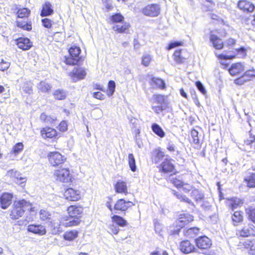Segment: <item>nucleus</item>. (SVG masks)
<instances>
[{
    "label": "nucleus",
    "mask_w": 255,
    "mask_h": 255,
    "mask_svg": "<svg viewBox=\"0 0 255 255\" xmlns=\"http://www.w3.org/2000/svg\"><path fill=\"white\" fill-rule=\"evenodd\" d=\"M193 220V217L189 214L184 213L180 214L179 218L176 221L175 225L177 229L174 231V233L177 234L185 225Z\"/></svg>",
    "instance_id": "obj_6"
},
{
    "label": "nucleus",
    "mask_w": 255,
    "mask_h": 255,
    "mask_svg": "<svg viewBox=\"0 0 255 255\" xmlns=\"http://www.w3.org/2000/svg\"><path fill=\"white\" fill-rule=\"evenodd\" d=\"M244 66L242 63L233 64L229 69L230 74L232 76H235L244 70Z\"/></svg>",
    "instance_id": "obj_20"
},
{
    "label": "nucleus",
    "mask_w": 255,
    "mask_h": 255,
    "mask_svg": "<svg viewBox=\"0 0 255 255\" xmlns=\"http://www.w3.org/2000/svg\"><path fill=\"white\" fill-rule=\"evenodd\" d=\"M191 136L193 139V142L196 144H198L199 143L198 132L195 129H192L191 131Z\"/></svg>",
    "instance_id": "obj_50"
},
{
    "label": "nucleus",
    "mask_w": 255,
    "mask_h": 255,
    "mask_svg": "<svg viewBox=\"0 0 255 255\" xmlns=\"http://www.w3.org/2000/svg\"><path fill=\"white\" fill-rule=\"evenodd\" d=\"M228 204L232 210H234L237 207L243 204L242 201L238 198H232L228 200Z\"/></svg>",
    "instance_id": "obj_28"
},
{
    "label": "nucleus",
    "mask_w": 255,
    "mask_h": 255,
    "mask_svg": "<svg viewBox=\"0 0 255 255\" xmlns=\"http://www.w3.org/2000/svg\"><path fill=\"white\" fill-rule=\"evenodd\" d=\"M248 81V79H246L244 75H243L241 77L235 79L234 83L237 85H242Z\"/></svg>",
    "instance_id": "obj_54"
},
{
    "label": "nucleus",
    "mask_w": 255,
    "mask_h": 255,
    "mask_svg": "<svg viewBox=\"0 0 255 255\" xmlns=\"http://www.w3.org/2000/svg\"><path fill=\"white\" fill-rule=\"evenodd\" d=\"M237 235L242 237L255 236V227L251 224L245 226L242 229L238 230Z\"/></svg>",
    "instance_id": "obj_8"
},
{
    "label": "nucleus",
    "mask_w": 255,
    "mask_h": 255,
    "mask_svg": "<svg viewBox=\"0 0 255 255\" xmlns=\"http://www.w3.org/2000/svg\"><path fill=\"white\" fill-rule=\"evenodd\" d=\"M37 88L39 92L48 93L51 91L52 86L45 81H41L37 85Z\"/></svg>",
    "instance_id": "obj_31"
},
{
    "label": "nucleus",
    "mask_w": 255,
    "mask_h": 255,
    "mask_svg": "<svg viewBox=\"0 0 255 255\" xmlns=\"http://www.w3.org/2000/svg\"><path fill=\"white\" fill-rule=\"evenodd\" d=\"M248 186L250 188L255 187V173L252 174L248 178L245 179Z\"/></svg>",
    "instance_id": "obj_45"
},
{
    "label": "nucleus",
    "mask_w": 255,
    "mask_h": 255,
    "mask_svg": "<svg viewBox=\"0 0 255 255\" xmlns=\"http://www.w3.org/2000/svg\"><path fill=\"white\" fill-rule=\"evenodd\" d=\"M164 157V153L160 149H155L151 152V160L154 163H158Z\"/></svg>",
    "instance_id": "obj_21"
},
{
    "label": "nucleus",
    "mask_w": 255,
    "mask_h": 255,
    "mask_svg": "<svg viewBox=\"0 0 255 255\" xmlns=\"http://www.w3.org/2000/svg\"><path fill=\"white\" fill-rule=\"evenodd\" d=\"M171 181L173 184H174L177 188L180 187L183 185L184 183L182 181L176 179V178H171Z\"/></svg>",
    "instance_id": "obj_59"
},
{
    "label": "nucleus",
    "mask_w": 255,
    "mask_h": 255,
    "mask_svg": "<svg viewBox=\"0 0 255 255\" xmlns=\"http://www.w3.org/2000/svg\"><path fill=\"white\" fill-rule=\"evenodd\" d=\"M59 129L61 131H65L67 129V123L63 121H62L59 125Z\"/></svg>",
    "instance_id": "obj_61"
},
{
    "label": "nucleus",
    "mask_w": 255,
    "mask_h": 255,
    "mask_svg": "<svg viewBox=\"0 0 255 255\" xmlns=\"http://www.w3.org/2000/svg\"><path fill=\"white\" fill-rule=\"evenodd\" d=\"M246 79H248V81H250L252 78L255 77V70L252 69L251 70L246 71L243 74Z\"/></svg>",
    "instance_id": "obj_49"
},
{
    "label": "nucleus",
    "mask_w": 255,
    "mask_h": 255,
    "mask_svg": "<svg viewBox=\"0 0 255 255\" xmlns=\"http://www.w3.org/2000/svg\"><path fill=\"white\" fill-rule=\"evenodd\" d=\"M132 205V202L126 201L123 199H120L115 204L114 209L117 211H125Z\"/></svg>",
    "instance_id": "obj_13"
},
{
    "label": "nucleus",
    "mask_w": 255,
    "mask_h": 255,
    "mask_svg": "<svg viewBox=\"0 0 255 255\" xmlns=\"http://www.w3.org/2000/svg\"><path fill=\"white\" fill-rule=\"evenodd\" d=\"M56 120V117L54 116H47L45 123L47 124H53Z\"/></svg>",
    "instance_id": "obj_57"
},
{
    "label": "nucleus",
    "mask_w": 255,
    "mask_h": 255,
    "mask_svg": "<svg viewBox=\"0 0 255 255\" xmlns=\"http://www.w3.org/2000/svg\"><path fill=\"white\" fill-rule=\"evenodd\" d=\"M53 95L56 99L63 100L66 97V93L63 90L58 89L54 91Z\"/></svg>",
    "instance_id": "obj_38"
},
{
    "label": "nucleus",
    "mask_w": 255,
    "mask_h": 255,
    "mask_svg": "<svg viewBox=\"0 0 255 255\" xmlns=\"http://www.w3.org/2000/svg\"><path fill=\"white\" fill-rule=\"evenodd\" d=\"M10 63L9 62L2 59L0 62V70L4 71L7 70L10 66Z\"/></svg>",
    "instance_id": "obj_51"
},
{
    "label": "nucleus",
    "mask_w": 255,
    "mask_h": 255,
    "mask_svg": "<svg viewBox=\"0 0 255 255\" xmlns=\"http://www.w3.org/2000/svg\"><path fill=\"white\" fill-rule=\"evenodd\" d=\"M41 134L44 138H51L56 135V131L50 128H44L41 130Z\"/></svg>",
    "instance_id": "obj_26"
},
{
    "label": "nucleus",
    "mask_w": 255,
    "mask_h": 255,
    "mask_svg": "<svg viewBox=\"0 0 255 255\" xmlns=\"http://www.w3.org/2000/svg\"><path fill=\"white\" fill-rule=\"evenodd\" d=\"M93 96L95 98H96L97 99L103 100L104 99V95L100 92H94L93 93Z\"/></svg>",
    "instance_id": "obj_63"
},
{
    "label": "nucleus",
    "mask_w": 255,
    "mask_h": 255,
    "mask_svg": "<svg viewBox=\"0 0 255 255\" xmlns=\"http://www.w3.org/2000/svg\"><path fill=\"white\" fill-rule=\"evenodd\" d=\"M109 232L111 234L117 235L119 232V227L113 222L108 225Z\"/></svg>",
    "instance_id": "obj_43"
},
{
    "label": "nucleus",
    "mask_w": 255,
    "mask_h": 255,
    "mask_svg": "<svg viewBox=\"0 0 255 255\" xmlns=\"http://www.w3.org/2000/svg\"><path fill=\"white\" fill-rule=\"evenodd\" d=\"M152 109L155 113L158 114L162 112L164 110V109L163 108L162 105H160L159 106H152Z\"/></svg>",
    "instance_id": "obj_60"
},
{
    "label": "nucleus",
    "mask_w": 255,
    "mask_h": 255,
    "mask_svg": "<svg viewBox=\"0 0 255 255\" xmlns=\"http://www.w3.org/2000/svg\"><path fill=\"white\" fill-rule=\"evenodd\" d=\"M30 10L27 8H23L19 9L17 12V16L19 18H27L30 14Z\"/></svg>",
    "instance_id": "obj_42"
},
{
    "label": "nucleus",
    "mask_w": 255,
    "mask_h": 255,
    "mask_svg": "<svg viewBox=\"0 0 255 255\" xmlns=\"http://www.w3.org/2000/svg\"><path fill=\"white\" fill-rule=\"evenodd\" d=\"M232 221L235 226L238 225V223H241L243 220V215L239 211H236L232 216Z\"/></svg>",
    "instance_id": "obj_37"
},
{
    "label": "nucleus",
    "mask_w": 255,
    "mask_h": 255,
    "mask_svg": "<svg viewBox=\"0 0 255 255\" xmlns=\"http://www.w3.org/2000/svg\"><path fill=\"white\" fill-rule=\"evenodd\" d=\"M195 243L197 247L202 250L209 249L212 245L211 240L205 236H201L196 239Z\"/></svg>",
    "instance_id": "obj_9"
},
{
    "label": "nucleus",
    "mask_w": 255,
    "mask_h": 255,
    "mask_svg": "<svg viewBox=\"0 0 255 255\" xmlns=\"http://www.w3.org/2000/svg\"><path fill=\"white\" fill-rule=\"evenodd\" d=\"M236 51L240 57H243L246 55V50L244 47H241L239 49H236Z\"/></svg>",
    "instance_id": "obj_62"
},
{
    "label": "nucleus",
    "mask_w": 255,
    "mask_h": 255,
    "mask_svg": "<svg viewBox=\"0 0 255 255\" xmlns=\"http://www.w3.org/2000/svg\"><path fill=\"white\" fill-rule=\"evenodd\" d=\"M43 25L47 28H49L51 27V20L48 18H44L42 20Z\"/></svg>",
    "instance_id": "obj_58"
},
{
    "label": "nucleus",
    "mask_w": 255,
    "mask_h": 255,
    "mask_svg": "<svg viewBox=\"0 0 255 255\" xmlns=\"http://www.w3.org/2000/svg\"><path fill=\"white\" fill-rule=\"evenodd\" d=\"M54 176L56 180L64 183H69L71 180V175L67 168H63L54 171Z\"/></svg>",
    "instance_id": "obj_4"
},
{
    "label": "nucleus",
    "mask_w": 255,
    "mask_h": 255,
    "mask_svg": "<svg viewBox=\"0 0 255 255\" xmlns=\"http://www.w3.org/2000/svg\"><path fill=\"white\" fill-rule=\"evenodd\" d=\"M179 248L180 251L186 254L195 251L194 245L188 240L183 241L180 244Z\"/></svg>",
    "instance_id": "obj_14"
},
{
    "label": "nucleus",
    "mask_w": 255,
    "mask_h": 255,
    "mask_svg": "<svg viewBox=\"0 0 255 255\" xmlns=\"http://www.w3.org/2000/svg\"><path fill=\"white\" fill-rule=\"evenodd\" d=\"M78 232L76 230L66 232L63 235L64 239L66 241H71L78 237Z\"/></svg>",
    "instance_id": "obj_34"
},
{
    "label": "nucleus",
    "mask_w": 255,
    "mask_h": 255,
    "mask_svg": "<svg viewBox=\"0 0 255 255\" xmlns=\"http://www.w3.org/2000/svg\"><path fill=\"white\" fill-rule=\"evenodd\" d=\"M52 5L49 2H45L42 6V9L41 12V16H46L51 15L53 12V10L52 8Z\"/></svg>",
    "instance_id": "obj_27"
},
{
    "label": "nucleus",
    "mask_w": 255,
    "mask_h": 255,
    "mask_svg": "<svg viewBox=\"0 0 255 255\" xmlns=\"http://www.w3.org/2000/svg\"><path fill=\"white\" fill-rule=\"evenodd\" d=\"M152 100L154 103L162 105L165 103V97L160 94H154L152 96Z\"/></svg>",
    "instance_id": "obj_40"
},
{
    "label": "nucleus",
    "mask_w": 255,
    "mask_h": 255,
    "mask_svg": "<svg viewBox=\"0 0 255 255\" xmlns=\"http://www.w3.org/2000/svg\"><path fill=\"white\" fill-rule=\"evenodd\" d=\"M115 189L118 193H123L126 195L128 193L127 183L123 181H118L115 185Z\"/></svg>",
    "instance_id": "obj_23"
},
{
    "label": "nucleus",
    "mask_w": 255,
    "mask_h": 255,
    "mask_svg": "<svg viewBox=\"0 0 255 255\" xmlns=\"http://www.w3.org/2000/svg\"><path fill=\"white\" fill-rule=\"evenodd\" d=\"M200 229L197 227L190 228L184 231V235L189 238L196 237L199 233Z\"/></svg>",
    "instance_id": "obj_32"
},
{
    "label": "nucleus",
    "mask_w": 255,
    "mask_h": 255,
    "mask_svg": "<svg viewBox=\"0 0 255 255\" xmlns=\"http://www.w3.org/2000/svg\"><path fill=\"white\" fill-rule=\"evenodd\" d=\"M124 17L120 13L115 14L111 16V20L113 22L121 23L123 21Z\"/></svg>",
    "instance_id": "obj_48"
},
{
    "label": "nucleus",
    "mask_w": 255,
    "mask_h": 255,
    "mask_svg": "<svg viewBox=\"0 0 255 255\" xmlns=\"http://www.w3.org/2000/svg\"><path fill=\"white\" fill-rule=\"evenodd\" d=\"M17 26L23 30L30 31L32 29L31 23L30 21H26L23 20L16 21Z\"/></svg>",
    "instance_id": "obj_35"
},
{
    "label": "nucleus",
    "mask_w": 255,
    "mask_h": 255,
    "mask_svg": "<svg viewBox=\"0 0 255 255\" xmlns=\"http://www.w3.org/2000/svg\"><path fill=\"white\" fill-rule=\"evenodd\" d=\"M174 60L178 64L183 63L186 60L182 50H176L173 54Z\"/></svg>",
    "instance_id": "obj_29"
},
{
    "label": "nucleus",
    "mask_w": 255,
    "mask_h": 255,
    "mask_svg": "<svg viewBox=\"0 0 255 255\" xmlns=\"http://www.w3.org/2000/svg\"><path fill=\"white\" fill-rule=\"evenodd\" d=\"M150 85L156 88L164 89L165 87V84L163 80L160 78L153 77L151 79Z\"/></svg>",
    "instance_id": "obj_33"
},
{
    "label": "nucleus",
    "mask_w": 255,
    "mask_h": 255,
    "mask_svg": "<svg viewBox=\"0 0 255 255\" xmlns=\"http://www.w3.org/2000/svg\"><path fill=\"white\" fill-rule=\"evenodd\" d=\"M130 27V25L127 23H118L113 26V29L118 33H126Z\"/></svg>",
    "instance_id": "obj_25"
},
{
    "label": "nucleus",
    "mask_w": 255,
    "mask_h": 255,
    "mask_svg": "<svg viewBox=\"0 0 255 255\" xmlns=\"http://www.w3.org/2000/svg\"><path fill=\"white\" fill-rule=\"evenodd\" d=\"M183 43L181 41H174L171 42L168 47L167 50H169L172 48H174L176 47L179 46H182L183 45Z\"/></svg>",
    "instance_id": "obj_56"
},
{
    "label": "nucleus",
    "mask_w": 255,
    "mask_h": 255,
    "mask_svg": "<svg viewBox=\"0 0 255 255\" xmlns=\"http://www.w3.org/2000/svg\"><path fill=\"white\" fill-rule=\"evenodd\" d=\"M31 207V204L24 199L15 201L12 206V209L10 214V217L12 219H17L24 214L25 210H28Z\"/></svg>",
    "instance_id": "obj_2"
},
{
    "label": "nucleus",
    "mask_w": 255,
    "mask_h": 255,
    "mask_svg": "<svg viewBox=\"0 0 255 255\" xmlns=\"http://www.w3.org/2000/svg\"><path fill=\"white\" fill-rule=\"evenodd\" d=\"M151 129L154 133L160 137L162 138L165 136L164 131L158 124H153L151 126Z\"/></svg>",
    "instance_id": "obj_36"
},
{
    "label": "nucleus",
    "mask_w": 255,
    "mask_h": 255,
    "mask_svg": "<svg viewBox=\"0 0 255 255\" xmlns=\"http://www.w3.org/2000/svg\"><path fill=\"white\" fill-rule=\"evenodd\" d=\"M160 6L157 3L147 5L142 9V12L146 16L155 17L158 16L160 13Z\"/></svg>",
    "instance_id": "obj_5"
},
{
    "label": "nucleus",
    "mask_w": 255,
    "mask_h": 255,
    "mask_svg": "<svg viewBox=\"0 0 255 255\" xmlns=\"http://www.w3.org/2000/svg\"><path fill=\"white\" fill-rule=\"evenodd\" d=\"M27 230L29 232L38 235L39 236L44 235L46 233L45 227L41 224L29 225L27 227Z\"/></svg>",
    "instance_id": "obj_11"
},
{
    "label": "nucleus",
    "mask_w": 255,
    "mask_h": 255,
    "mask_svg": "<svg viewBox=\"0 0 255 255\" xmlns=\"http://www.w3.org/2000/svg\"><path fill=\"white\" fill-rule=\"evenodd\" d=\"M191 196L195 198L197 201H201L204 198V195L197 189L192 190Z\"/></svg>",
    "instance_id": "obj_44"
},
{
    "label": "nucleus",
    "mask_w": 255,
    "mask_h": 255,
    "mask_svg": "<svg viewBox=\"0 0 255 255\" xmlns=\"http://www.w3.org/2000/svg\"><path fill=\"white\" fill-rule=\"evenodd\" d=\"M182 188H183V190L185 192H188L189 191H190L191 189H192V186H190V185L188 184H185V183H183V185H182Z\"/></svg>",
    "instance_id": "obj_64"
},
{
    "label": "nucleus",
    "mask_w": 255,
    "mask_h": 255,
    "mask_svg": "<svg viewBox=\"0 0 255 255\" xmlns=\"http://www.w3.org/2000/svg\"><path fill=\"white\" fill-rule=\"evenodd\" d=\"M112 222L115 223L118 227H125L128 225V222L123 217L118 215H114L112 218Z\"/></svg>",
    "instance_id": "obj_30"
},
{
    "label": "nucleus",
    "mask_w": 255,
    "mask_h": 255,
    "mask_svg": "<svg viewBox=\"0 0 255 255\" xmlns=\"http://www.w3.org/2000/svg\"><path fill=\"white\" fill-rule=\"evenodd\" d=\"M12 195L11 194L3 193L0 198V203L1 208L6 209L11 203Z\"/></svg>",
    "instance_id": "obj_17"
},
{
    "label": "nucleus",
    "mask_w": 255,
    "mask_h": 255,
    "mask_svg": "<svg viewBox=\"0 0 255 255\" xmlns=\"http://www.w3.org/2000/svg\"><path fill=\"white\" fill-rule=\"evenodd\" d=\"M151 60V57L149 55L145 54L142 58V63L145 66H147L149 64Z\"/></svg>",
    "instance_id": "obj_53"
},
{
    "label": "nucleus",
    "mask_w": 255,
    "mask_h": 255,
    "mask_svg": "<svg viewBox=\"0 0 255 255\" xmlns=\"http://www.w3.org/2000/svg\"><path fill=\"white\" fill-rule=\"evenodd\" d=\"M195 85L197 89L203 95H205L206 94L205 88L201 82L197 81L195 83Z\"/></svg>",
    "instance_id": "obj_55"
},
{
    "label": "nucleus",
    "mask_w": 255,
    "mask_h": 255,
    "mask_svg": "<svg viewBox=\"0 0 255 255\" xmlns=\"http://www.w3.org/2000/svg\"><path fill=\"white\" fill-rule=\"evenodd\" d=\"M69 217L65 220L64 225L66 227H72L78 225L81 222L80 217L83 213V208L80 206H70L67 209Z\"/></svg>",
    "instance_id": "obj_1"
},
{
    "label": "nucleus",
    "mask_w": 255,
    "mask_h": 255,
    "mask_svg": "<svg viewBox=\"0 0 255 255\" xmlns=\"http://www.w3.org/2000/svg\"><path fill=\"white\" fill-rule=\"evenodd\" d=\"M128 163L130 170L132 172H135L136 170V166L135 164V160L133 155L130 153L128 156Z\"/></svg>",
    "instance_id": "obj_39"
},
{
    "label": "nucleus",
    "mask_w": 255,
    "mask_h": 255,
    "mask_svg": "<svg viewBox=\"0 0 255 255\" xmlns=\"http://www.w3.org/2000/svg\"><path fill=\"white\" fill-rule=\"evenodd\" d=\"M57 213L54 212H50L45 209H41L39 211L40 219L42 221L48 220L50 222L53 218H54Z\"/></svg>",
    "instance_id": "obj_22"
},
{
    "label": "nucleus",
    "mask_w": 255,
    "mask_h": 255,
    "mask_svg": "<svg viewBox=\"0 0 255 255\" xmlns=\"http://www.w3.org/2000/svg\"><path fill=\"white\" fill-rule=\"evenodd\" d=\"M23 145L22 143L19 142L16 143L12 148V151L15 154H17L22 150Z\"/></svg>",
    "instance_id": "obj_52"
},
{
    "label": "nucleus",
    "mask_w": 255,
    "mask_h": 255,
    "mask_svg": "<svg viewBox=\"0 0 255 255\" xmlns=\"http://www.w3.org/2000/svg\"><path fill=\"white\" fill-rule=\"evenodd\" d=\"M86 75L85 69L82 68H75L71 73V76L74 82L83 79Z\"/></svg>",
    "instance_id": "obj_16"
},
{
    "label": "nucleus",
    "mask_w": 255,
    "mask_h": 255,
    "mask_svg": "<svg viewBox=\"0 0 255 255\" xmlns=\"http://www.w3.org/2000/svg\"><path fill=\"white\" fill-rule=\"evenodd\" d=\"M17 45L18 48L27 50L32 46V42L27 38L21 37L17 39Z\"/></svg>",
    "instance_id": "obj_18"
},
{
    "label": "nucleus",
    "mask_w": 255,
    "mask_h": 255,
    "mask_svg": "<svg viewBox=\"0 0 255 255\" xmlns=\"http://www.w3.org/2000/svg\"><path fill=\"white\" fill-rule=\"evenodd\" d=\"M64 195L65 198L69 201H77L81 198L80 191L71 188L65 191Z\"/></svg>",
    "instance_id": "obj_10"
},
{
    "label": "nucleus",
    "mask_w": 255,
    "mask_h": 255,
    "mask_svg": "<svg viewBox=\"0 0 255 255\" xmlns=\"http://www.w3.org/2000/svg\"><path fill=\"white\" fill-rule=\"evenodd\" d=\"M116 83L114 81H110L108 83V91L107 92L109 96H111L115 92Z\"/></svg>",
    "instance_id": "obj_47"
},
{
    "label": "nucleus",
    "mask_w": 255,
    "mask_h": 255,
    "mask_svg": "<svg viewBox=\"0 0 255 255\" xmlns=\"http://www.w3.org/2000/svg\"><path fill=\"white\" fill-rule=\"evenodd\" d=\"M174 192V194L175 195L176 198L180 200L181 201L186 202L190 205L194 206V204L191 201V200L187 198L185 195H182L178 192Z\"/></svg>",
    "instance_id": "obj_41"
},
{
    "label": "nucleus",
    "mask_w": 255,
    "mask_h": 255,
    "mask_svg": "<svg viewBox=\"0 0 255 255\" xmlns=\"http://www.w3.org/2000/svg\"><path fill=\"white\" fill-rule=\"evenodd\" d=\"M249 219L255 224V208L249 207L246 209Z\"/></svg>",
    "instance_id": "obj_46"
},
{
    "label": "nucleus",
    "mask_w": 255,
    "mask_h": 255,
    "mask_svg": "<svg viewBox=\"0 0 255 255\" xmlns=\"http://www.w3.org/2000/svg\"><path fill=\"white\" fill-rule=\"evenodd\" d=\"M238 6L239 8L244 11L252 12L255 9V6L253 4L245 0H242L239 1Z\"/></svg>",
    "instance_id": "obj_19"
},
{
    "label": "nucleus",
    "mask_w": 255,
    "mask_h": 255,
    "mask_svg": "<svg viewBox=\"0 0 255 255\" xmlns=\"http://www.w3.org/2000/svg\"><path fill=\"white\" fill-rule=\"evenodd\" d=\"M50 226L53 228L52 233L53 234H57L61 231L60 228V215L56 214V216L53 218L50 222Z\"/></svg>",
    "instance_id": "obj_15"
},
{
    "label": "nucleus",
    "mask_w": 255,
    "mask_h": 255,
    "mask_svg": "<svg viewBox=\"0 0 255 255\" xmlns=\"http://www.w3.org/2000/svg\"><path fill=\"white\" fill-rule=\"evenodd\" d=\"M48 158L50 163L53 166L60 165L66 160L64 156L56 151L50 152L48 155Z\"/></svg>",
    "instance_id": "obj_7"
},
{
    "label": "nucleus",
    "mask_w": 255,
    "mask_h": 255,
    "mask_svg": "<svg viewBox=\"0 0 255 255\" xmlns=\"http://www.w3.org/2000/svg\"><path fill=\"white\" fill-rule=\"evenodd\" d=\"M81 52L80 47L74 46L71 47L69 49L70 56L65 57V62L66 64L69 65H75L80 64L83 59L79 56Z\"/></svg>",
    "instance_id": "obj_3"
},
{
    "label": "nucleus",
    "mask_w": 255,
    "mask_h": 255,
    "mask_svg": "<svg viewBox=\"0 0 255 255\" xmlns=\"http://www.w3.org/2000/svg\"><path fill=\"white\" fill-rule=\"evenodd\" d=\"M210 40L212 43L214 47L216 49H221L223 48V42L222 41V40L217 35L211 34L210 36Z\"/></svg>",
    "instance_id": "obj_24"
},
{
    "label": "nucleus",
    "mask_w": 255,
    "mask_h": 255,
    "mask_svg": "<svg viewBox=\"0 0 255 255\" xmlns=\"http://www.w3.org/2000/svg\"><path fill=\"white\" fill-rule=\"evenodd\" d=\"M174 170V166L171 159H164L160 165V171L164 173L172 172Z\"/></svg>",
    "instance_id": "obj_12"
}]
</instances>
